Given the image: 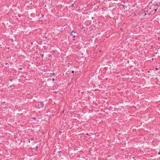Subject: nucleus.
I'll list each match as a JSON object with an SVG mask.
<instances>
[{
  "instance_id": "obj_1",
  "label": "nucleus",
  "mask_w": 160,
  "mask_h": 160,
  "mask_svg": "<svg viewBox=\"0 0 160 160\" xmlns=\"http://www.w3.org/2000/svg\"><path fill=\"white\" fill-rule=\"evenodd\" d=\"M43 106H44V104L43 103V102H41L38 105L39 108H42L43 107Z\"/></svg>"
},
{
  "instance_id": "obj_2",
  "label": "nucleus",
  "mask_w": 160,
  "mask_h": 160,
  "mask_svg": "<svg viewBox=\"0 0 160 160\" xmlns=\"http://www.w3.org/2000/svg\"><path fill=\"white\" fill-rule=\"evenodd\" d=\"M141 12H142V14H144L143 16H144L147 15V13H146V12L145 11H140ZM148 11H147V12H148Z\"/></svg>"
},
{
  "instance_id": "obj_3",
  "label": "nucleus",
  "mask_w": 160,
  "mask_h": 160,
  "mask_svg": "<svg viewBox=\"0 0 160 160\" xmlns=\"http://www.w3.org/2000/svg\"><path fill=\"white\" fill-rule=\"evenodd\" d=\"M72 36H73V37L74 38L72 40L73 41H75V38L76 37H78V34L77 33H76V34L73 35Z\"/></svg>"
},
{
  "instance_id": "obj_4",
  "label": "nucleus",
  "mask_w": 160,
  "mask_h": 160,
  "mask_svg": "<svg viewBox=\"0 0 160 160\" xmlns=\"http://www.w3.org/2000/svg\"><path fill=\"white\" fill-rule=\"evenodd\" d=\"M76 32L75 31H72V32H71V35H72V36L73 35H74V34H76Z\"/></svg>"
},
{
  "instance_id": "obj_5",
  "label": "nucleus",
  "mask_w": 160,
  "mask_h": 160,
  "mask_svg": "<svg viewBox=\"0 0 160 160\" xmlns=\"http://www.w3.org/2000/svg\"><path fill=\"white\" fill-rule=\"evenodd\" d=\"M50 74H52L53 75H54L55 73H50Z\"/></svg>"
},
{
  "instance_id": "obj_6",
  "label": "nucleus",
  "mask_w": 160,
  "mask_h": 160,
  "mask_svg": "<svg viewBox=\"0 0 160 160\" xmlns=\"http://www.w3.org/2000/svg\"><path fill=\"white\" fill-rule=\"evenodd\" d=\"M40 56H41L42 57L43 56V55L42 54H40Z\"/></svg>"
},
{
  "instance_id": "obj_7",
  "label": "nucleus",
  "mask_w": 160,
  "mask_h": 160,
  "mask_svg": "<svg viewBox=\"0 0 160 160\" xmlns=\"http://www.w3.org/2000/svg\"><path fill=\"white\" fill-rule=\"evenodd\" d=\"M71 72H72V73H73L74 72V71L72 70V71Z\"/></svg>"
},
{
  "instance_id": "obj_8",
  "label": "nucleus",
  "mask_w": 160,
  "mask_h": 160,
  "mask_svg": "<svg viewBox=\"0 0 160 160\" xmlns=\"http://www.w3.org/2000/svg\"><path fill=\"white\" fill-rule=\"evenodd\" d=\"M19 69H20V70H22V68H19Z\"/></svg>"
},
{
  "instance_id": "obj_9",
  "label": "nucleus",
  "mask_w": 160,
  "mask_h": 160,
  "mask_svg": "<svg viewBox=\"0 0 160 160\" xmlns=\"http://www.w3.org/2000/svg\"><path fill=\"white\" fill-rule=\"evenodd\" d=\"M55 80V79L54 78H53L52 79V81H54Z\"/></svg>"
},
{
  "instance_id": "obj_10",
  "label": "nucleus",
  "mask_w": 160,
  "mask_h": 160,
  "mask_svg": "<svg viewBox=\"0 0 160 160\" xmlns=\"http://www.w3.org/2000/svg\"><path fill=\"white\" fill-rule=\"evenodd\" d=\"M155 69V70H158V68H156Z\"/></svg>"
},
{
  "instance_id": "obj_11",
  "label": "nucleus",
  "mask_w": 160,
  "mask_h": 160,
  "mask_svg": "<svg viewBox=\"0 0 160 160\" xmlns=\"http://www.w3.org/2000/svg\"><path fill=\"white\" fill-rule=\"evenodd\" d=\"M36 148L37 149H38V146H36Z\"/></svg>"
},
{
  "instance_id": "obj_12",
  "label": "nucleus",
  "mask_w": 160,
  "mask_h": 160,
  "mask_svg": "<svg viewBox=\"0 0 160 160\" xmlns=\"http://www.w3.org/2000/svg\"><path fill=\"white\" fill-rule=\"evenodd\" d=\"M150 15V13H149L148 14V16H149Z\"/></svg>"
},
{
  "instance_id": "obj_13",
  "label": "nucleus",
  "mask_w": 160,
  "mask_h": 160,
  "mask_svg": "<svg viewBox=\"0 0 160 160\" xmlns=\"http://www.w3.org/2000/svg\"><path fill=\"white\" fill-rule=\"evenodd\" d=\"M28 140V142L30 143V141L29 140Z\"/></svg>"
},
{
  "instance_id": "obj_14",
  "label": "nucleus",
  "mask_w": 160,
  "mask_h": 160,
  "mask_svg": "<svg viewBox=\"0 0 160 160\" xmlns=\"http://www.w3.org/2000/svg\"><path fill=\"white\" fill-rule=\"evenodd\" d=\"M64 110H63V112H62V113H64Z\"/></svg>"
},
{
  "instance_id": "obj_15",
  "label": "nucleus",
  "mask_w": 160,
  "mask_h": 160,
  "mask_svg": "<svg viewBox=\"0 0 160 160\" xmlns=\"http://www.w3.org/2000/svg\"><path fill=\"white\" fill-rule=\"evenodd\" d=\"M31 140L32 141L33 140V138H32V139H31Z\"/></svg>"
},
{
  "instance_id": "obj_16",
  "label": "nucleus",
  "mask_w": 160,
  "mask_h": 160,
  "mask_svg": "<svg viewBox=\"0 0 160 160\" xmlns=\"http://www.w3.org/2000/svg\"><path fill=\"white\" fill-rule=\"evenodd\" d=\"M160 154V152H159L158 153V154Z\"/></svg>"
},
{
  "instance_id": "obj_17",
  "label": "nucleus",
  "mask_w": 160,
  "mask_h": 160,
  "mask_svg": "<svg viewBox=\"0 0 160 160\" xmlns=\"http://www.w3.org/2000/svg\"><path fill=\"white\" fill-rule=\"evenodd\" d=\"M12 79H11V80H10L11 82H12Z\"/></svg>"
},
{
  "instance_id": "obj_18",
  "label": "nucleus",
  "mask_w": 160,
  "mask_h": 160,
  "mask_svg": "<svg viewBox=\"0 0 160 160\" xmlns=\"http://www.w3.org/2000/svg\"><path fill=\"white\" fill-rule=\"evenodd\" d=\"M61 152V151H59V152Z\"/></svg>"
},
{
  "instance_id": "obj_19",
  "label": "nucleus",
  "mask_w": 160,
  "mask_h": 160,
  "mask_svg": "<svg viewBox=\"0 0 160 160\" xmlns=\"http://www.w3.org/2000/svg\"><path fill=\"white\" fill-rule=\"evenodd\" d=\"M156 11V10L154 11V13H155V11Z\"/></svg>"
},
{
  "instance_id": "obj_20",
  "label": "nucleus",
  "mask_w": 160,
  "mask_h": 160,
  "mask_svg": "<svg viewBox=\"0 0 160 160\" xmlns=\"http://www.w3.org/2000/svg\"><path fill=\"white\" fill-rule=\"evenodd\" d=\"M33 119H35V118H33Z\"/></svg>"
},
{
  "instance_id": "obj_21",
  "label": "nucleus",
  "mask_w": 160,
  "mask_h": 160,
  "mask_svg": "<svg viewBox=\"0 0 160 160\" xmlns=\"http://www.w3.org/2000/svg\"><path fill=\"white\" fill-rule=\"evenodd\" d=\"M43 16H44V15H42V17H43Z\"/></svg>"
},
{
  "instance_id": "obj_22",
  "label": "nucleus",
  "mask_w": 160,
  "mask_h": 160,
  "mask_svg": "<svg viewBox=\"0 0 160 160\" xmlns=\"http://www.w3.org/2000/svg\"><path fill=\"white\" fill-rule=\"evenodd\" d=\"M154 10H157V9H155Z\"/></svg>"
},
{
  "instance_id": "obj_23",
  "label": "nucleus",
  "mask_w": 160,
  "mask_h": 160,
  "mask_svg": "<svg viewBox=\"0 0 160 160\" xmlns=\"http://www.w3.org/2000/svg\"><path fill=\"white\" fill-rule=\"evenodd\" d=\"M87 135H88V133H87Z\"/></svg>"
}]
</instances>
